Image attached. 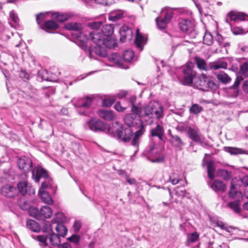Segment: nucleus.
<instances>
[{
    "mask_svg": "<svg viewBox=\"0 0 248 248\" xmlns=\"http://www.w3.org/2000/svg\"><path fill=\"white\" fill-rule=\"evenodd\" d=\"M137 97L131 96L129 100L131 105V111L138 115L147 125H151L154 122V118L160 120L164 117V108L161 103L155 101L141 107L140 103L136 104Z\"/></svg>",
    "mask_w": 248,
    "mask_h": 248,
    "instance_id": "f257e3e1",
    "label": "nucleus"
},
{
    "mask_svg": "<svg viewBox=\"0 0 248 248\" xmlns=\"http://www.w3.org/2000/svg\"><path fill=\"white\" fill-rule=\"evenodd\" d=\"M32 177L35 182H38L41 178L45 179L44 182L42 183L39 190H45L52 186L53 183L52 179L48 176L46 170L40 166L32 170Z\"/></svg>",
    "mask_w": 248,
    "mask_h": 248,
    "instance_id": "f03ea898",
    "label": "nucleus"
},
{
    "mask_svg": "<svg viewBox=\"0 0 248 248\" xmlns=\"http://www.w3.org/2000/svg\"><path fill=\"white\" fill-rule=\"evenodd\" d=\"M33 238L38 241L43 246H48L49 248H58L61 244L60 237L55 233H52L48 236H33Z\"/></svg>",
    "mask_w": 248,
    "mask_h": 248,
    "instance_id": "7ed1b4c3",
    "label": "nucleus"
},
{
    "mask_svg": "<svg viewBox=\"0 0 248 248\" xmlns=\"http://www.w3.org/2000/svg\"><path fill=\"white\" fill-rule=\"evenodd\" d=\"M90 39L96 45H105L107 48H111L114 47L116 45L115 39H108L106 40L103 34L96 31H92L90 33Z\"/></svg>",
    "mask_w": 248,
    "mask_h": 248,
    "instance_id": "20e7f679",
    "label": "nucleus"
},
{
    "mask_svg": "<svg viewBox=\"0 0 248 248\" xmlns=\"http://www.w3.org/2000/svg\"><path fill=\"white\" fill-rule=\"evenodd\" d=\"M93 100L91 98L86 97L79 100L77 105V111L81 115H89L92 113L91 106Z\"/></svg>",
    "mask_w": 248,
    "mask_h": 248,
    "instance_id": "39448f33",
    "label": "nucleus"
},
{
    "mask_svg": "<svg viewBox=\"0 0 248 248\" xmlns=\"http://www.w3.org/2000/svg\"><path fill=\"white\" fill-rule=\"evenodd\" d=\"M194 64L192 62L188 63L183 69L185 75L183 78V83L186 85L192 84L193 78L196 76V73L193 71Z\"/></svg>",
    "mask_w": 248,
    "mask_h": 248,
    "instance_id": "423d86ee",
    "label": "nucleus"
},
{
    "mask_svg": "<svg viewBox=\"0 0 248 248\" xmlns=\"http://www.w3.org/2000/svg\"><path fill=\"white\" fill-rule=\"evenodd\" d=\"M179 130L181 132H186L188 137L193 141L196 142H201V134L197 127L182 126L179 127Z\"/></svg>",
    "mask_w": 248,
    "mask_h": 248,
    "instance_id": "0eeeda50",
    "label": "nucleus"
},
{
    "mask_svg": "<svg viewBox=\"0 0 248 248\" xmlns=\"http://www.w3.org/2000/svg\"><path fill=\"white\" fill-rule=\"evenodd\" d=\"M133 134V130L131 127H124V126H121L117 131L116 137L121 141L126 142L130 140Z\"/></svg>",
    "mask_w": 248,
    "mask_h": 248,
    "instance_id": "6e6552de",
    "label": "nucleus"
},
{
    "mask_svg": "<svg viewBox=\"0 0 248 248\" xmlns=\"http://www.w3.org/2000/svg\"><path fill=\"white\" fill-rule=\"evenodd\" d=\"M17 164L19 169L22 170L24 172H29L32 168L31 160L26 156L20 158L18 159Z\"/></svg>",
    "mask_w": 248,
    "mask_h": 248,
    "instance_id": "1a4fd4ad",
    "label": "nucleus"
},
{
    "mask_svg": "<svg viewBox=\"0 0 248 248\" xmlns=\"http://www.w3.org/2000/svg\"><path fill=\"white\" fill-rule=\"evenodd\" d=\"M90 129L93 131H103L105 129V124L99 119L92 118L88 122Z\"/></svg>",
    "mask_w": 248,
    "mask_h": 248,
    "instance_id": "9d476101",
    "label": "nucleus"
},
{
    "mask_svg": "<svg viewBox=\"0 0 248 248\" xmlns=\"http://www.w3.org/2000/svg\"><path fill=\"white\" fill-rule=\"evenodd\" d=\"M155 146L156 145L155 144L150 145L149 147L146 149L145 154L147 159L152 162H160L162 160L161 158H157L155 160L150 159V157L156 156L158 154V150L155 148Z\"/></svg>",
    "mask_w": 248,
    "mask_h": 248,
    "instance_id": "9b49d317",
    "label": "nucleus"
},
{
    "mask_svg": "<svg viewBox=\"0 0 248 248\" xmlns=\"http://www.w3.org/2000/svg\"><path fill=\"white\" fill-rule=\"evenodd\" d=\"M139 128V130L135 132L134 138L131 141V144L132 146L135 147L136 148L135 152L139 150L140 138L145 131L144 125L141 121H140V124Z\"/></svg>",
    "mask_w": 248,
    "mask_h": 248,
    "instance_id": "f8f14e48",
    "label": "nucleus"
},
{
    "mask_svg": "<svg viewBox=\"0 0 248 248\" xmlns=\"http://www.w3.org/2000/svg\"><path fill=\"white\" fill-rule=\"evenodd\" d=\"M17 188L22 195L28 193L29 195L33 194L35 189L26 181L21 182L17 184Z\"/></svg>",
    "mask_w": 248,
    "mask_h": 248,
    "instance_id": "ddd939ff",
    "label": "nucleus"
},
{
    "mask_svg": "<svg viewBox=\"0 0 248 248\" xmlns=\"http://www.w3.org/2000/svg\"><path fill=\"white\" fill-rule=\"evenodd\" d=\"M243 80V78L242 76H237L234 84L228 90L227 93L230 96L235 97L238 95L239 93L238 87Z\"/></svg>",
    "mask_w": 248,
    "mask_h": 248,
    "instance_id": "4468645a",
    "label": "nucleus"
},
{
    "mask_svg": "<svg viewBox=\"0 0 248 248\" xmlns=\"http://www.w3.org/2000/svg\"><path fill=\"white\" fill-rule=\"evenodd\" d=\"M1 194L4 197L12 198L16 195V189L15 187L9 185H4L1 188Z\"/></svg>",
    "mask_w": 248,
    "mask_h": 248,
    "instance_id": "2eb2a0df",
    "label": "nucleus"
},
{
    "mask_svg": "<svg viewBox=\"0 0 248 248\" xmlns=\"http://www.w3.org/2000/svg\"><path fill=\"white\" fill-rule=\"evenodd\" d=\"M120 34V40L121 42H124L126 39L130 40L132 38L133 31L127 26L122 27L119 31Z\"/></svg>",
    "mask_w": 248,
    "mask_h": 248,
    "instance_id": "dca6fc26",
    "label": "nucleus"
},
{
    "mask_svg": "<svg viewBox=\"0 0 248 248\" xmlns=\"http://www.w3.org/2000/svg\"><path fill=\"white\" fill-rule=\"evenodd\" d=\"M208 76L202 74L198 78L197 80L195 82V86L199 89L205 91L206 89L207 81L209 78Z\"/></svg>",
    "mask_w": 248,
    "mask_h": 248,
    "instance_id": "f3484780",
    "label": "nucleus"
},
{
    "mask_svg": "<svg viewBox=\"0 0 248 248\" xmlns=\"http://www.w3.org/2000/svg\"><path fill=\"white\" fill-rule=\"evenodd\" d=\"M181 30L184 32L191 31L193 29L194 24L191 20L182 19L179 23Z\"/></svg>",
    "mask_w": 248,
    "mask_h": 248,
    "instance_id": "a211bd4d",
    "label": "nucleus"
},
{
    "mask_svg": "<svg viewBox=\"0 0 248 248\" xmlns=\"http://www.w3.org/2000/svg\"><path fill=\"white\" fill-rule=\"evenodd\" d=\"M114 32V27L112 25L107 24L103 26L102 29V33L105 37L106 40L108 39H115L111 35Z\"/></svg>",
    "mask_w": 248,
    "mask_h": 248,
    "instance_id": "6ab92c4d",
    "label": "nucleus"
},
{
    "mask_svg": "<svg viewBox=\"0 0 248 248\" xmlns=\"http://www.w3.org/2000/svg\"><path fill=\"white\" fill-rule=\"evenodd\" d=\"M99 117L106 121L114 120L116 117L114 112L111 110L101 109L98 111Z\"/></svg>",
    "mask_w": 248,
    "mask_h": 248,
    "instance_id": "aec40b11",
    "label": "nucleus"
},
{
    "mask_svg": "<svg viewBox=\"0 0 248 248\" xmlns=\"http://www.w3.org/2000/svg\"><path fill=\"white\" fill-rule=\"evenodd\" d=\"M164 134V129L163 126L159 124H157L156 126L151 130V135L152 137H157L160 140H163V137Z\"/></svg>",
    "mask_w": 248,
    "mask_h": 248,
    "instance_id": "412c9836",
    "label": "nucleus"
},
{
    "mask_svg": "<svg viewBox=\"0 0 248 248\" xmlns=\"http://www.w3.org/2000/svg\"><path fill=\"white\" fill-rule=\"evenodd\" d=\"M210 187L216 192H222L226 189V186L224 183L218 180L214 181L210 185Z\"/></svg>",
    "mask_w": 248,
    "mask_h": 248,
    "instance_id": "4be33fe9",
    "label": "nucleus"
},
{
    "mask_svg": "<svg viewBox=\"0 0 248 248\" xmlns=\"http://www.w3.org/2000/svg\"><path fill=\"white\" fill-rule=\"evenodd\" d=\"M194 62L199 70L204 71L208 70L206 61L201 57L199 56L195 57Z\"/></svg>",
    "mask_w": 248,
    "mask_h": 248,
    "instance_id": "5701e85b",
    "label": "nucleus"
},
{
    "mask_svg": "<svg viewBox=\"0 0 248 248\" xmlns=\"http://www.w3.org/2000/svg\"><path fill=\"white\" fill-rule=\"evenodd\" d=\"M65 28L68 30L74 31L78 32V34L83 29L82 25L78 22H72L67 23Z\"/></svg>",
    "mask_w": 248,
    "mask_h": 248,
    "instance_id": "b1692460",
    "label": "nucleus"
},
{
    "mask_svg": "<svg viewBox=\"0 0 248 248\" xmlns=\"http://www.w3.org/2000/svg\"><path fill=\"white\" fill-rule=\"evenodd\" d=\"M135 44L136 46L139 48L140 50H142L143 46L145 44L144 39L142 35L140 33L139 29L136 30V36L135 40Z\"/></svg>",
    "mask_w": 248,
    "mask_h": 248,
    "instance_id": "393cba45",
    "label": "nucleus"
},
{
    "mask_svg": "<svg viewBox=\"0 0 248 248\" xmlns=\"http://www.w3.org/2000/svg\"><path fill=\"white\" fill-rule=\"evenodd\" d=\"M227 63L223 61H218L217 62H210L209 66L210 69L217 70L220 68L226 69L227 68Z\"/></svg>",
    "mask_w": 248,
    "mask_h": 248,
    "instance_id": "a878e982",
    "label": "nucleus"
},
{
    "mask_svg": "<svg viewBox=\"0 0 248 248\" xmlns=\"http://www.w3.org/2000/svg\"><path fill=\"white\" fill-rule=\"evenodd\" d=\"M119 126L118 122L109 124L107 129V133L112 137H116L117 131L119 130V128H118Z\"/></svg>",
    "mask_w": 248,
    "mask_h": 248,
    "instance_id": "bb28decb",
    "label": "nucleus"
},
{
    "mask_svg": "<svg viewBox=\"0 0 248 248\" xmlns=\"http://www.w3.org/2000/svg\"><path fill=\"white\" fill-rule=\"evenodd\" d=\"M54 228L58 233V235L59 237L61 236L64 237L67 232V230L66 227L62 223H56L55 224Z\"/></svg>",
    "mask_w": 248,
    "mask_h": 248,
    "instance_id": "cd10ccee",
    "label": "nucleus"
},
{
    "mask_svg": "<svg viewBox=\"0 0 248 248\" xmlns=\"http://www.w3.org/2000/svg\"><path fill=\"white\" fill-rule=\"evenodd\" d=\"M39 194L40 196L42 201L48 204H51L53 202V201L49 193L45 190H39Z\"/></svg>",
    "mask_w": 248,
    "mask_h": 248,
    "instance_id": "c85d7f7f",
    "label": "nucleus"
},
{
    "mask_svg": "<svg viewBox=\"0 0 248 248\" xmlns=\"http://www.w3.org/2000/svg\"><path fill=\"white\" fill-rule=\"evenodd\" d=\"M27 227L29 229L34 232H39L41 230V227L39 224L32 219L27 220Z\"/></svg>",
    "mask_w": 248,
    "mask_h": 248,
    "instance_id": "c756f323",
    "label": "nucleus"
},
{
    "mask_svg": "<svg viewBox=\"0 0 248 248\" xmlns=\"http://www.w3.org/2000/svg\"><path fill=\"white\" fill-rule=\"evenodd\" d=\"M174 10V8L166 7L163 8L161 11V12L165 13L164 18L169 23L171 21L173 17L174 14L173 11Z\"/></svg>",
    "mask_w": 248,
    "mask_h": 248,
    "instance_id": "7c9ffc66",
    "label": "nucleus"
},
{
    "mask_svg": "<svg viewBox=\"0 0 248 248\" xmlns=\"http://www.w3.org/2000/svg\"><path fill=\"white\" fill-rule=\"evenodd\" d=\"M106 47H107L105 45H96V46L94 47V52L100 56L105 57L107 55V51L106 49Z\"/></svg>",
    "mask_w": 248,
    "mask_h": 248,
    "instance_id": "2f4dec72",
    "label": "nucleus"
},
{
    "mask_svg": "<svg viewBox=\"0 0 248 248\" xmlns=\"http://www.w3.org/2000/svg\"><path fill=\"white\" fill-rule=\"evenodd\" d=\"M70 16L68 14L56 13L52 15L53 19L57 22H62L68 20Z\"/></svg>",
    "mask_w": 248,
    "mask_h": 248,
    "instance_id": "473e14b6",
    "label": "nucleus"
},
{
    "mask_svg": "<svg viewBox=\"0 0 248 248\" xmlns=\"http://www.w3.org/2000/svg\"><path fill=\"white\" fill-rule=\"evenodd\" d=\"M40 214L45 218H48L52 216V211L48 206H44L41 208Z\"/></svg>",
    "mask_w": 248,
    "mask_h": 248,
    "instance_id": "72a5a7b5",
    "label": "nucleus"
},
{
    "mask_svg": "<svg viewBox=\"0 0 248 248\" xmlns=\"http://www.w3.org/2000/svg\"><path fill=\"white\" fill-rule=\"evenodd\" d=\"M55 223L52 220L50 221H46L44 222V225L43 226V232H46L48 233L49 234L54 233L53 232V229L54 228Z\"/></svg>",
    "mask_w": 248,
    "mask_h": 248,
    "instance_id": "f704fd0d",
    "label": "nucleus"
},
{
    "mask_svg": "<svg viewBox=\"0 0 248 248\" xmlns=\"http://www.w3.org/2000/svg\"><path fill=\"white\" fill-rule=\"evenodd\" d=\"M208 176L211 180H213L215 178L214 172L215 168L214 162L210 160L207 163Z\"/></svg>",
    "mask_w": 248,
    "mask_h": 248,
    "instance_id": "c9c22d12",
    "label": "nucleus"
},
{
    "mask_svg": "<svg viewBox=\"0 0 248 248\" xmlns=\"http://www.w3.org/2000/svg\"><path fill=\"white\" fill-rule=\"evenodd\" d=\"M205 91H216L218 89V85L210 77H209Z\"/></svg>",
    "mask_w": 248,
    "mask_h": 248,
    "instance_id": "e433bc0d",
    "label": "nucleus"
},
{
    "mask_svg": "<svg viewBox=\"0 0 248 248\" xmlns=\"http://www.w3.org/2000/svg\"><path fill=\"white\" fill-rule=\"evenodd\" d=\"M240 202L238 201L229 202L228 203V207L233 210L236 213H239L241 211L240 206Z\"/></svg>",
    "mask_w": 248,
    "mask_h": 248,
    "instance_id": "4c0bfd02",
    "label": "nucleus"
},
{
    "mask_svg": "<svg viewBox=\"0 0 248 248\" xmlns=\"http://www.w3.org/2000/svg\"><path fill=\"white\" fill-rule=\"evenodd\" d=\"M216 41L218 43L219 46L221 47H228L230 46V43L226 41L221 35L217 33L215 38Z\"/></svg>",
    "mask_w": 248,
    "mask_h": 248,
    "instance_id": "58836bf2",
    "label": "nucleus"
},
{
    "mask_svg": "<svg viewBox=\"0 0 248 248\" xmlns=\"http://www.w3.org/2000/svg\"><path fill=\"white\" fill-rule=\"evenodd\" d=\"M76 38L78 41L81 42L82 48L83 49H86L87 48V45L86 44L88 40L87 36L81 31L78 34Z\"/></svg>",
    "mask_w": 248,
    "mask_h": 248,
    "instance_id": "ea45409f",
    "label": "nucleus"
},
{
    "mask_svg": "<svg viewBox=\"0 0 248 248\" xmlns=\"http://www.w3.org/2000/svg\"><path fill=\"white\" fill-rule=\"evenodd\" d=\"M217 78L218 80L223 83H227L231 80V78L224 72H221L218 73L217 76Z\"/></svg>",
    "mask_w": 248,
    "mask_h": 248,
    "instance_id": "a19ab883",
    "label": "nucleus"
},
{
    "mask_svg": "<svg viewBox=\"0 0 248 248\" xmlns=\"http://www.w3.org/2000/svg\"><path fill=\"white\" fill-rule=\"evenodd\" d=\"M170 142L175 147H179L184 145L181 138L177 135H171Z\"/></svg>",
    "mask_w": 248,
    "mask_h": 248,
    "instance_id": "79ce46f5",
    "label": "nucleus"
},
{
    "mask_svg": "<svg viewBox=\"0 0 248 248\" xmlns=\"http://www.w3.org/2000/svg\"><path fill=\"white\" fill-rule=\"evenodd\" d=\"M217 173V176L222 177L225 180H229L231 177V172L226 170L219 169Z\"/></svg>",
    "mask_w": 248,
    "mask_h": 248,
    "instance_id": "37998d69",
    "label": "nucleus"
},
{
    "mask_svg": "<svg viewBox=\"0 0 248 248\" xmlns=\"http://www.w3.org/2000/svg\"><path fill=\"white\" fill-rule=\"evenodd\" d=\"M181 180L179 174L174 171L171 172L169 175V180L173 185H176Z\"/></svg>",
    "mask_w": 248,
    "mask_h": 248,
    "instance_id": "c03bdc74",
    "label": "nucleus"
},
{
    "mask_svg": "<svg viewBox=\"0 0 248 248\" xmlns=\"http://www.w3.org/2000/svg\"><path fill=\"white\" fill-rule=\"evenodd\" d=\"M239 74L240 75L238 76H242L243 78V76L244 78L248 77V62H246L240 65Z\"/></svg>",
    "mask_w": 248,
    "mask_h": 248,
    "instance_id": "a18cd8bd",
    "label": "nucleus"
},
{
    "mask_svg": "<svg viewBox=\"0 0 248 248\" xmlns=\"http://www.w3.org/2000/svg\"><path fill=\"white\" fill-rule=\"evenodd\" d=\"M66 218L64 214L62 213H58L55 214L54 218L52 220L55 224L62 223L65 221Z\"/></svg>",
    "mask_w": 248,
    "mask_h": 248,
    "instance_id": "49530a36",
    "label": "nucleus"
},
{
    "mask_svg": "<svg viewBox=\"0 0 248 248\" xmlns=\"http://www.w3.org/2000/svg\"><path fill=\"white\" fill-rule=\"evenodd\" d=\"M155 21L158 28L160 30L165 29L169 23L164 18H160L159 17L155 18Z\"/></svg>",
    "mask_w": 248,
    "mask_h": 248,
    "instance_id": "de8ad7c7",
    "label": "nucleus"
},
{
    "mask_svg": "<svg viewBox=\"0 0 248 248\" xmlns=\"http://www.w3.org/2000/svg\"><path fill=\"white\" fill-rule=\"evenodd\" d=\"M46 29L50 30H55L59 28V25L53 20H48L44 24Z\"/></svg>",
    "mask_w": 248,
    "mask_h": 248,
    "instance_id": "09e8293b",
    "label": "nucleus"
},
{
    "mask_svg": "<svg viewBox=\"0 0 248 248\" xmlns=\"http://www.w3.org/2000/svg\"><path fill=\"white\" fill-rule=\"evenodd\" d=\"M203 42L207 46L211 45L213 43L212 35L209 32H206L203 37Z\"/></svg>",
    "mask_w": 248,
    "mask_h": 248,
    "instance_id": "8fccbe9b",
    "label": "nucleus"
},
{
    "mask_svg": "<svg viewBox=\"0 0 248 248\" xmlns=\"http://www.w3.org/2000/svg\"><path fill=\"white\" fill-rule=\"evenodd\" d=\"M134 56V52L131 50H127L125 51L123 54L124 60L127 62H131Z\"/></svg>",
    "mask_w": 248,
    "mask_h": 248,
    "instance_id": "3c124183",
    "label": "nucleus"
},
{
    "mask_svg": "<svg viewBox=\"0 0 248 248\" xmlns=\"http://www.w3.org/2000/svg\"><path fill=\"white\" fill-rule=\"evenodd\" d=\"M202 110V107L198 104H194L189 108V112L191 113L197 115Z\"/></svg>",
    "mask_w": 248,
    "mask_h": 248,
    "instance_id": "603ef678",
    "label": "nucleus"
},
{
    "mask_svg": "<svg viewBox=\"0 0 248 248\" xmlns=\"http://www.w3.org/2000/svg\"><path fill=\"white\" fill-rule=\"evenodd\" d=\"M135 118L133 116V114H127L124 118V121L127 127H130L134 124Z\"/></svg>",
    "mask_w": 248,
    "mask_h": 248,
    "instance_id": "864d4df0",
    "label": "nucleus"
},
{
    "mask_svg": "<svg viewBox=\"0 0 248 248\" xmlns=\"http://www.w3.org/2000/svg\"><path fill=\"white\" fill-rule=\"evenodd\" d=\"M199 235L197 232H194L191 233L187 236L186 245H189L190 243L195 242L199 239Z\"/></svg>",
    "mask_w": 248,
    "mask_h": 248,
    "instance_id": "5fc2aeb1",
    "label": "nucleus"
},
{
    "mask_svg": "<svg viewBox=\"0 0 248 248\" xmlns=\"http://www.w3.org/2000/svg\"><path fill=\"white\" fill-rule=\"evenodd\" d=\"M229 196L230 197L234 199L237 196H241V193L236 191L235 189L234 186L232 184H231L230 190L229 192Z\"/></svg>",
    "mask_w": 248,
    "mask_h": 248,
    "instance_id": "6e6d98bb",
    "label": "nucleus"
},
{
    "mask_svg": "<svg viewBox=\"0 0 248 248\" xmlns=\"http://www.w3.org/2000/svg\"><path fill=\"white\" fill-rule=\"evenodd\" d=\"M103 22L101 21H92L88 24V26L93 30H96L100 28Z\"/></svg>",
    "mask_w": 248,
    "mask_h": 248,
    "instance_id": "4d7b16f0",
    "label": "nucleus"
},
{
    "mask_svg": "<svg viewBox=\"0 0 248 248\" xmlns=\"http://www.w3.org/2000/svg\"><path fill=\"white\" fill-rule=\"evenodd\" d=\"M225 150L232 155H236L240 154L242 151L241 149L232 147H225Z\"/></svg>",
    "mask_w": 248,
    "mask_h": 248,
    "instance_id": "13d9d810",
    "label": "nucleus"
},
{
    "mask_svg": "<svg viewBox=\"0 0 248 248\" xmlns=\"http://www.w3.org/2000/svg\"><path fill=\"white\" fill-rule=\"evenodd\" d=\"M210 221L212 225L215 227L217 226L221 229H223L224 227V225L222 222L217 220L216 219L210 217Z\"/></svg>",
    "mask_w": 248,
    "mask_h": 248,
    "instance_id": "bf43d9fd",
    "label": "nucleus"
},
{
    "mask_svg": "<svg viewBox=\"0 0 248 248\" xmlns=\"http://www.w3.org/2000/svg\"><path fill=\"white\" fill-rule=\"evenodd\" d=\"M96 3L104 6H108L114 3V0H95Z\"/></svg>",
    "mask_w": 248,
    "mask_h": 248,
    "instance_id": "052dcab7",
    "label": "nucleus"
},
{
    "mask_svg": "<svg viewBox=\"0 0 248 248\" xmlns=\"http://www.w3.org/2000/svg\"><path fill=\"white\" fill-rule=\"evenodd\" d=\"M115 101L113 98H106L104 99L102 101V106L106 107H108L111 106Z\"/></svg>",
    "mask_w": 248,
    "mask_h": 248,
    "instance_id": "680f3d73",
    "label": "nucleus"
},
{
    "mask_svg": "<svg viewBox=\"0 0 248 248\" xmlns=\"http://www.w3.org/2000/svg\"><path fill=\"white\" fill-rule=\"evenodd\" d=\"M68 240L71 242L78 244L80 240V237L76 234H73L71 237L68 238Z\"/></svg>",
    "mask_w": 248,
    "mask_h": 248,
    "instance_id": "e2e57ef3",
    "label": "nucleus"
},
{
    "mask_svg": "<svg viewBox=\"0 0 248 248\" xmlns=\"http://www.w3.org/2000/svg\"><path fill=\"white\" fill-rule=\"evenodd\" d=\"M123 14L122 13H118L116 14H112L109 17V19L112 21H115L117 19H120L122 17Z\"/></svg>",
    "mask_w": 248,
    "mask_h": 248,
    "instance_id": "0e129e2a",
    "label": "nucleus"
},
{
    "mask_svg": "<svg viewBox=\"0 0 248 248\" xmlns=\"http://www.w3.org/2000/svg\"><path fill=\"white\" fill-rule=\"evenodd\" d=\"M36 20L38 25L41 24L42 22L45 19V14L42 13H39L36 16Z\"/></svg>",
    "mask_w": 248,
    "mask_h": 248,
    "instance_id": "69168bd1",
    "label": "nucleus"
},
{
    "mask_svg": "<svg viewBox=\"0 0 248 248\" xmlns=\"http://www.w3.org/2000/svg\"><path fill=\"white\" fill-rule=\"evenodd\" d=\"M10 18L16 23L18 22V18L16 14L14 11H11L10 13Z\"/></svg>",
    "mask_w": 248,
    "mask_h": 248,
    "instance_id": "338daca9",
    "label": "nucleus"
},
{
    "mask_svg": "<svg viewBox=\"0 0 248 248\" xmlns=\"http://www.w3.org/2000/svg\"><path fill=\"white\" fill-rule=\"evenodd\" d=\"M81 226V223L80 221L77 220L75 221L73 225L74 232H78L80 229Z\"/></svg>",
    "mask_w": 248,
    "mask_h": 248,
    "instance_id": "774afa93",
    "label": "nucleus"
}]
</instances>
